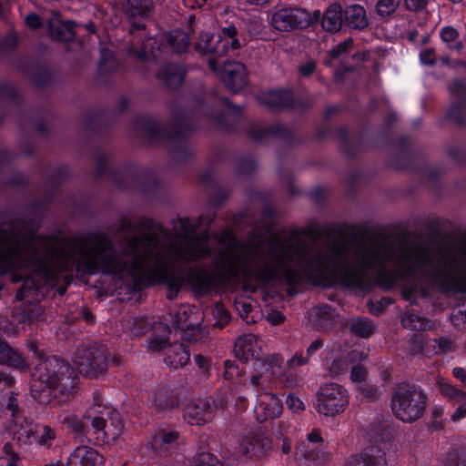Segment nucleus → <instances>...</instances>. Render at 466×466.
<instances>
[{
    "label": "nucleus",
    "instance_id": "69168bd1",
    "mask_svg": "<svg viewBox=\"0 0 466 466\" xmlns=\"http://www.w3.org/2000/svg\"><path fill=\"white\" fill-rule=\"evenodd\" d=\"M0 466H18V457L15 452L10 457H0Z\"/></svg>",
    "mask_w": 466,
    "mask_h": 466
},
{
    "label": "nucleus",
    "instance_id": "20e7f679",
    "mask_svg": "<svg viewBox=\"0 0 466 466\" xmlns=\"http://www.w3.org/2000/svg\"><path fill=\"white\" fill-rule=\"evenodd\" d=\"M427 406L428 397L424 390L409 384L400 385L391 400L394 416L405 423H413L420 420Z\"/></svg>",
    "mask_w": 466,
    "mask_h": 466
},
{
    "label": "nucleus",
    "instance_id": "338daca9",
    "mask_svg": "<svg viewBox=\"0 0 466 466\" xmlns=\"http://www.w3.org/2000/svg\"><path fill=\"white\" fill-rule=\"evenodd\" d=\"M267 320L273 325L281 323L284 319L283 315L278 310H270L267 315Z\"/></svg>",
    "mask_w": 466,
    "mask_h": 466
},
{
    "label": "nucleus",
    "instance_id": "4c0bfd02",
    "mask_svg": "<svg viewBox=\"0 0 466 466\" xmlns=\"http://www.w3.org/2000/svg\"><path fill=\"white\" fill-rule=\"evenodd\" d=\"M350 329L356 335L367 338L373 332L374 327L369 319L358 318L352 319Z\"/></svg>",
    "mask_w": 466,
    "mask_h": 466
},
{
    "label": "nucleus",
    "instance_id": "37998d69",
    "mask_svg": "<svg viewBox=\"0 0 466 466\" xmlns=\"http://www.w3.org/2000/svg\"><path fill=\"white\" fill-rule=\"evenodd\" d=\"M401 0H378L376 11L380 16H388L393 14L399 7Z\"/></svg>",
    "mask_w": 466,
    "mask_h": 466
},
{
    "label": "nucleus",
    "instance_id": "6ab92c4d",
    "mask_svg": "<svg viewBox=\"0 0 466 466\" xmlns=\"http://www.w3.org/2000/svg\"><path fill=\"white\" fill-rule=\"evenodd\" d=\"M218 37L219 39L216 49L217 56L227 54L230 49H239L243 44L236 26L233 25L223 27Z\"/></svg>",
    "mask_w": 466,
    "mask_h": 466
},
{
    "label": "nucleus",
    "instance_id": "1a4fd4ad",
    "mask_svg": "<svg viewBox=\"0 0 466 466\" xmlns=\"http://www.w3.org/2000/svg\"><path fill=\"white\" fill-rule=\"evenodd\" d=\"M74 363L80 374L98 378L106 370V351L97 347L83 348L76 352Z\"/></svg>",
    "mask_w": 466,
    "mask_h": 466
},
{
    "label": "nucleus",
    "instance_id": "cd10ccee",
    "mask_svg": "<svg viewBox=\"0 0 466 466\" xmlns=\"http://www.w3.org/2000/svg\"><path fill=\"white\" fill-rule=\"evenodd\" d=\"M322 27L329 32H337L342 25V7L339 4L330 5L322 17Z\"/></svg>",
    "mask_w": 466,
    "mask_h": 466
},
{
    "label": "nucleus",
    "instance_id": "39448f33",
    "mask_svg": "<svg viewBox=\"0 0 466 466\" xmlns=\"http://www.w3.org/2000/svg\"><path fill=\"white\" fill-rule=\"evenodd\" d=\"M349 404L350 393L344 386L339 383H323L316 392L314 408L319 415L337 416L344 412Z\"/></svg>",
    "mask_w": 466,
    "mask_h": 466
},
{
    "label": "nucleus",
    "instance_id": "e433bc0d",
    "mask_svg": "<svg viewBox=\"0 0 466 466\" xmlns=\"http://www.w3.org/2000/svg\"><path fill=\"white\" fill-rule=\"evenodd\" d=\"M441 40L446 43L447 46L451 49L460 50L462 48V44L458 41L459 33L452 26H444L440 31Z\"/></svg>",
    "mask_w": 466,
    "mask_h": 466
},
{
    "label": "nucleus",
    "instance_id": "72a5a7b5",
    "mask_svg": "<svg viewBox=\"0 0 466 466\" xmlns=\"http://www.w3.org/2000/svg\"><path fill=\"white\" fill-rule=\"evenodd\" d=\"M44 313L43 308L38 304L25 305L23 313L16 312V316L21 322L38 323Z\"/></svg>",
    "mask_w": 466,
    "mask_h": 466
},
{
    "label": "nucleus",
    "instance_id": "864d4df0",
    "mask_svg": "<svg viewBox=\"0 0 466 466\" xmlns=\"http://www.w3.org/2000/svg\"><path fill=\"white\" fill-rule=\"evenodd\" d=\"M358 391L363 399L367 400L374 399L378 395L377 389L367 381L360 384Z\"/></svg>",
    "mask_w": 466,
    "mask_h": 466
},
{
    "label": "nucleus",
    "instance_id": "c85d7f7f",
    "mask_svg": "<svg viewBox=\"0 0 466 466\" xmlns=\"http://www.w3.org/2000/svg\"><path fill=\"white\" fill-rule=\"evenodd\" d=\"M291 93L287 90H273L261 94V103L270 107H284L291 102Z\"/></svg>",
    "mask_w": 466,
    "mask_h": 466
},
{
    "label": "nucleus",
    "instance_id": "bf43d9fd",
    "mask_svg": "<svg viewBox=\"0 0 466 466\" xmlns=\"http://www.w3.org/2000/svg\"><path fill=\"white\" fill-rule=\"evenodd\" d=\"M436 342L438 344V353L449 352L451 351L454 348L452 341L449 339L441 338L439 340H436Z\"/></svg>",
    "mask_w": 466,
    "mask_h": 466
},
{
    "label": "nucleus",
    "instance_id": "e2e57ef3",
    "mask_svg": "<svg viewBox=\"0 0 466 466\" xmlns=\"http://www.w3.org/2000/svg\"><path fill=\"white\" fill-rule=\"evenodd\" d=\"M14 379L7 374L0 373V393L12 387Z\"/></svg>",
    "mask_w": 466,
    "mask_h": 466
},
{
    "label": "nucleus",
    "instance_id": "f704fd0d",
    "mask_svg": "<svg viewBox=\"0 0 466 466\" xmlns=\"http://www.w3.org/2000/svg\"><path fill=\"white\" fill-rule=\"evenodd\" d=\"M152 7L151 0H127V14L131 16H144Z\"/></svg>",
    "mask_w": 466,
    "mask_h": 466
},
{
    "label": "nucleus",
    "instance_id": "473e14b6",
    "mask_svg": "<svg viewBox=\"0 0 466 466\" xmlns=\"http://www.w3.org/2000/svg\"><path fill=\"white\" fill-rule=\"evenodd\" d=\"M167 41L174 52L183 53L189 45L187 35L182 30H173L168 34Z\"/></svg>",
    "mask_w": 466,
    "mask_h": 466
},
{
    "label": "nucleus",
    "instance_id": "680f3d73",
    "mask_svg": "<svg viewBox=\"0 0 466 466\" xmlns=\"http://www.w3.org/2000/svg\"><path fill=\"white\" fill-rule=\"evenodd\" d=\"M308 361L309 356L304 358L301 354H295L290 360H288V364L291 368H296L307 364Z\"/></svg>",
    "mask_w": 466,
    "mask_h": 466
},
{
    "label": "nucleus",
    "instance_id": "393cba45",
    "mask_svg": "<svg viewBox=\"0 0 466 466\" xmlns=\"http://www.w3.org/2000/svg\"><path fill=\"white\" fill-rule=\"evenodd\" d=\"M345 22L352 29H364L369 25V18L364 7L360 5H351L345 9Z\"/></svg>",
    "mask_w": 466,
    "mask_h": 466
},
{
    "label": "nucleus",
    "instance_id": "6e6552de",
    "mask_svg": "<svg viewBox=\"0 0 466 466\" xmlns=\"http://www.w3.org/2000/svg\"><path fill=\"white\" fill-rule=\"evenodd\" d=\"M298 462L302 466H321L330 459L327 445L318 430L311 431L296 451Z\"/></svg>",
    "mask_w": 466,
    "mask_h": 466
},
{
    "label": "nucleus",
    "instance_id": "ea45409f",
    "mask_svg": "<svg viewBox=\"0 0 466 466\" xmlns=\"http://www.w3.org/2000/svg\"><path fill=\"white\" fill-rule=\"evenodd\" d=\"M404 327L410 329H426L431 327L429 321L417 314H408L402 318Z\"/></svg>",
    "mask_w": 466,
    "mask_h": 466
},
{
    "label": "nucleus",
    "instance_id": "052dcab7",
    "mask_svg": "<svg viewBox=\"0 0 466 466\" xmlns=\"http://www.w3.org/2000/svg\"><path fill=\"white\" fill-rule=\"evenodd\" d=\"M461 403L458 406L451 417V420L453 421H459L466 417V399L464 400H461Z\"/></svg>",
    "mask_w": 466,
    "mask_h": 466
},
{
    "label": "nucleus",
    "instance_id": "9b49d317",
    "mask_svg": "<svg viewBox=\"0 0 466 466\" xmlns=\"http://www.w3.org/2000/svg\"><path fill=\"white\" fill-rule=\"evenodd\" d=\"M38 424L28 420L25 417L16 416L10 420L5 427V434L12 437L18 447L26 450L31 444L35 442L37 436Z\"/></svg>",
    "mask_w": 466,
    "mask_h": 466
},
{
    "label": "nucleus",
    "instance_id": "09e8293b",
    "mask_svg": "<svg viewBox=\"0 0 466 466\" xmlns=\"http://www.w3.org/2000/svg\"><path fill=\"white\" fill-rule=\"evenodd\" d=\"M192 466H221L218 460L209 452H202L194 459Z\"/></svg>",
    "mask_w": 466,
    "mask_h": 466
},
{
    "label": "nucleus",
    "instance_id": "7c9ffc66",
    "mask_svg": "<svg viewBox=\"0 0 466 466\" xmlns=\"http://www.w3.org/2000/svg\"><path fill=\"white\" fill-rule=\"evenodd\" d=\"M275 377L266 369V365L261 361H254L253 373L249 379V383L255 388H268Z\"/></svg>",
    "mask_w": 466,
    "mask_h": 466
},
{
    "label": "nucleus",
    "instance_id": "4468645a",
    "mask_svg": "<svg viewBox=\"0 0 466 466\" xmlns=\"http://www.w3.org/2000/svg\"><path fill=\"white\" fill-rule=\"evenodd\" d=\"M282 410V401L276 394L263 391L258 395L254 412L258 422L279 416Z\"/></svg>",
    "mask_w": 466,
    "mask_h": 466
},
{
    "label": "nucleus",
    "instance_id": "5701e85b",
    "mask_svg": "<svg viewBox=\"0 0 466 466\" xmlns=\"http://www.w3.org/2000/svg\"><path fill=\"white\" fill-rule=\"evenodd\" d=\"M349 466H386L384 452L377 448H371L353 456Z\"/></svg>",
    "mask_w": 466,
    "mask_h": 466
},
{
    "label": "nucleus",
    "instance_id": "423d86ee",
    "mask_svg": "<svg viewBox=\"0 0 466 466\" xmlns=\"http://www.w3.org/2000/svg\"><path fill=\"white\" fill-rule=\"evenodd\" d=\"M85 418L91 422L96 439L103 442L116 440L124 427L121 415L108 407L104 408L100 416L96 415L94 409H88Z\"/></svg>",
    "mask_w": 466,
    "mask_h": 466
},
{
    "label": "nucleus",
    "instance_id": "a18cd8bd",
    "mask_svg": "<svg viewBox=\"0 0 466 466\" xmlns=\"http://www.w3.org/2000/svg\"><path fill=\"white\" fill-rule=\"evenodd\" d=\"M444 409L441 406H434L431 411L430 425L435 431L442 430L444 427L443 421Z\"/></svg>",
    "mask_w": 466,
    "mask_h": 466
},
{
    "label": "nucleus",
    "instance_id": "a211bd4d",
    "mask_svg": "<svg viewBox=\"0 0 466 466\" xmlns=\"http://www.w3.org/2000/svg\"><path fill=\"white\" fill-rule=\"evenodd\" d=\"M103 457L94 449L79 446L67 460V466H102Z\"/></svg>",
    "mask_w": 466,
    "mask_h": 466
},
{
    "label": "nucleus",
    "instance_id": "b1692460",
    "mask_svg": "<svg viewBox=\"0 0 466 466\" xmlns=\"http://www.w3.org/2000/svg\"><path fill=\"white\" fill-rule=\"evenodd\" d=\"M154 333L147 340V348L153 351H159L167 349L168 335L170 334L169 327L162 322H157L153 325Z\"/></svg>",
    "mask_w": 466,
    "mask_h": 466
},
{
    "label": "nucleus",
    "instance_id": "aec40b11",
    "mask_svg": "<svg viewBox=\"0 0 466 466\" xmlns=\"http://www.w3.org/2000/svg\"><path fill=\"white\" fill-rule=\"evenodd\" d=\"M260 351V346L255 335L246 334L239 337L235 342V356L242 361H248L254 358H258Z\"/></svg>",
    "mask_w": 466,
    "mask_h": 466
},
{
    "label": "nucleus",
    "instance_id": "c03bdc74",
    "mask_svg": "<svg viewBox=\"0 0 466 466\" xmlns=\"http://www.w3.org/2000/svg\"><path fill=\"white\" fill-rule=\"evenodd\" d=\"M311 316H315L318 319L314 320L319 326H327V320L331 319L334 317V313L329 306H321L313 309Z\"/></svg>",
    "mask_w": 466,
    "mask_h": 466
},
{
    "label": "nucleus",
    "instance_id": "8fccbe9b",
    "mask_svg": "<svg viewBox=\"0 0 466 466\" xmlns=\"http://www.w3.org/2000/svg\"><path fill=\"white\" fill-rule=\"evenodd\" d=\"M287 408L293 413L302 412L306 406L304 401L295 394H289L286 399Z\"/></svg>",
    "mask_w": 466,
    "mask_h": 466
},
{
    "label": "nucleus",
    "instance_id": "de8ad7c7",
    "mask_svg": "<svg viewBox=\"0 0 466 466\" xmlns=\"http://www.w3.org/2000/svg\"><path fill=\"white\" fill-rule=\"evenodd\" d=\"M62 423L65 424L71 431V432L76 434L77 436L84 431L83 423L75 415H66L62 420Z\"/></svg>",
    "mask_w": 466,
    "mask_h": 466
},
{
    "label": "nucleus",
    "instance_id": "9d476101",
    "mask_svg": "<svg viewBox=\"0 0 466 466\" xmlns=\"http://www.w3.org/2000/svg\"><path fill=\"white\" fill-rule=\"evenodd\" d=\"M133 35L130 53L138 59L157 58L161 53L160 46L154 37L146 38L145 25L141 23H133L130 29Z\"/></svg>",
    "mask_w": 466,
    "mask_h": 466
},
{
    "label": "nucleus",
    "instance_id": "2eb2a0df",
    "mask_svg": "<svg viewBox=\"0 0 466 466\" xmlns=\"http://www.w3.org/2000/svg\"><path fill=\"white\" fill-rule=\"evenodd\" d=\"M214 408L208 400L191 401L184 409V418L191 425H202L211 421Z\"/></svg>",
    "mask_w": 466,
    "mask_h": 466
},
{
    "label": "nucleus",
    "instance_id": "412c9836",
    "mask_svg": "<svg viewBox=\"0 0 466 466\" xmlns=\"http://www.w3.org/2000/svg\"><path fill=\"white\" fill-rule=\"evenodd\" d=\"M180 442L177 431L163 430L156 434L150 441V446L157 452H166L174 449Z\"/></svg>",
    "mask_w": 466,
    "mask_h": 466
},
{
    "label": "nucleus",
    "instance_id": "3c124183",
    "mask_svg": "<svg viewBox=\"0 0 466 466\" xmlns=\"http://www.w3.org/2000/svg\"><path fill=\"white\" fill-rule=\"evenodd\" d=\"M368 372L362 365H353L350 370V380L354 383L361 384L366 381Z\"/></svg>",
    "mask_w": 466,
    "mask_h": 466
},
{
    "label": "nucleus",
    "instance_id": "bb28decb",
    "mask_svg": "<svg viewBox=\"0 0 466 466\" xmlns=\"http://www.w3.org/2000/svg\"><path fill=\"white\" fill-rule=\"evenodd\" d=\"M0 364L7 365L16 369H23L26 366L25 360L21 354L0 339Z\"/></svg>",
    "mask_w": 466,
    "mask_h": 466
},
{
    "label": "nucleus",
    "instance_id": "f257e3e1",
    "mask_svg": "<svg viewBox=\"0 0 466 466\" xmlns=\"http://www.w3.org/2000/svg\"><path fill=\"white\" fill-rule=\"evenodd\" d=\"M392 264L397 279L416 287L466 291V243L448 254L420 245H393L388 240L336 242L323 249L299 237L277 235L231 244L223 251V272L243 271L258 281L278 280L294 285L309 280L327 285L339 280L363 289L370 276L382 277Z\"/></svg>",
    "mask_w": 466,
    "mask_h": 466
},
{
    "label": "nucleus",
    "instance_id": "0eeeda50",
    "mask_svg": "<svg viewBox=\"0 0 466 466\" xmlns=\"http://www.w3.org/2000/svg\"><path fill=\"white\" fill-rule=\"evenodd\" d=\"M321 16L319 10L314 11L311 16L305 9L299 7H281L271 15L272 26L281 32L305 28L311 23L318 21Z\"/></svg>",
    "mask_w": 466,
    "mask_h": 466
},
{
    "label": "nucleus",
    "instance_id": "c9c22d12",
    "mask_svg": "<svg viewBox=\"0 0 466 466\" xmlns=\"http://www.w3.org/2000/svg\"><path fill=\"white\" fill-rule=\"evenodd\" d=\"M439 389L441 390V393L456 402H461V400H464L466 399V392L455 388L449 382L441 380L438 382Z\"/></svg>",
    "mask_w": 466,
    "mask_h": 466
},
{
    "label": "nucleus",
    "instance_id": "c756f323",
    "mask_svg": "<svg viewBox=\"0 0 466 466\" xmlns=\"http://www.w3.org/2000/svg\"><path fill=\"white\" fill-rule=\"evenodd\" d=\"M157 77L160 78L166 86L175 88L182 83L184 70L180 66L168 65L157 73Z\"/></svg>",
    "mask_w": 466,
    "mask_h": 466
},
{
    "label": "nucleus",
    "instance_id": "13d9d810",
    "mask_svg": "<svg viewBox=\"0 0 466 466\" xmlns=\"http://www.w3.org/2000/svg\"><path fill=\"white\" fill-rule=\"evenodd\" d=\"M104 406L103 403V396L99 391H96L93 394V404L89 409H94L96 410V415H102V411H104Z\"/></svg>",
    "mask_w": 466,
    "mask_h": 466
},
{
    "label": "nucleus",
    "instance_id": "f03ea898",
    "mask_svg": "<svg viewBox=\"0 0 466 466\" xmlns=\"http://www.w3.org/2000/svg\"><path fill=\"white\" fill-rule=\"evenodd\" d=\"M74 265L88 274L98 273V234L74 238L66 244L36 234L0 240V274L25 271L12 278L13 282L23 279L16 293L19 300L37 299L42 283L54 280Z\"/></svg>",
    "mask_w": 466,
    "mask_h": 466
},
{
    "label": "nucleus",
    "instance_id": "79ce46f5",
    "mask_svg": "<svg viewBox=\"0 0 466 466\" xmlns=\"http://www.w3.org/2000/svg\"><path fill=\"white\" fill-rule=\"evenodd\" d=\"M195 48L201 54H215L217 46L213 45V35L208 33L201 34Z\"/></svg>",
    "mask_w": 466,
    "mask_h": 466
},
{
    "label": "nucleus",
    "instance_id": "f3484780",
    "mask_svg": "<svg viewBox=\"0 0 466 466\" xmlns=\"http://www.w3.org/2000/svg\"><path fill=\"white\" fill-rule=\"evenodd\" d=\"M147 402L156 410H165L176 407L179 398L172 387L158 385L151 391Z\"/></svg>",
    "mask_w": 466,
    "mask_h": 466
},
{
    "label": "nucleus",
    "instance_id": "a19ab883",
    "mask_svg": "<svg viewBox=\"0 0 466 466\" xmlns=\"http://www.w3.org/2000/svg\"><path fill=\"white\" fill-rule=\"evenodd\" d=\"M37 436L35 443L40 446L50 447L51 441L56 439V431L47 425L38 424Z\"/></svg>",
    "mask_w": 466,
    "mask_h": 466
},
{
    "label": "nucleus",
    "instance_id": "a878e982",
    "mask_svg": "<svg viewBox=\"0 0 466 466\" xmlns=\"http://www.w3.org/2000/svg\"><path fill=\"white\" fill-rule=\"evenodd\" d=\"M49 34L52 38L59 41H70L75 37L73 22H62L57 18L49 21Z\"/></svg>",
    "mask_w": 466,
    "mask_h": 466
},
{
    "label": "nucleus",
    "instance_id": "5fc2aeb1",
    "mask_svg": "<svg viewBox=\"0 0 466 466\" xmlns=\"http://www.w3.org/2000/svg\"><path fill=\"white\" fill-rule=\"evenodd\" d=\"M353 45L352 38H347L346 40L339 43L333 49L330 50L329 54L332 58L336 59L339 57L342 54L347 52V50L351 47Z\"/></svg>",
    "mask_w": 466,
    "mask_h": 466
},
{
    "label": "nucleus",
    "instance_id": "ddd939ff",
    "mask_svg": "<svg viewBox=\"0 0 466 466\" xmlns=\"http://www.w3.org/2000/svg\"><path fill=\"white\" fill-rule=\"evenodd\" d=\"M238 449L248 458L258 457L268 449V439L261 431H247L239 438Z\"/></svg>",
    "mask_w": 466,
    "mask_h": 466
},
{
    "label": "nucleus",
    "instance_id": "774afa93",
    "mask_svg": "<svg viewBox=\"0 0 466 466\" xmlns=\"http://www.w3.org/2000/svg\"><path fill=\"white\" fill-rule=\"evenodd\" d=\"M216 315L220 319L218 323L219 326H224L229 320V315L222 306L216 307Z\"/></svg>",
    "mask_w": 466,
    "mask_h": 466
},
{
    "label": "nucleus",
    "instance_id": "58836bf2",
    "mask_svg": "<svg viewBox=\"0 0 466 466\" xmlns=\"http://www.w3.org/2000/svg\"><path fill=\"white\" fill-rule=\"evenodd\" d=\"M255 361H261L266 365V369L275 377H280L282 375L281 367L283 364V359L278 355H268L263 360L257 359Z\"/></svg>",
    "mask_w": 466,
    "mask_h": 466
},
{
    "label": "nucleus",
    "instance_id": "0e129e2a",
    "mask_svg": "<svg viewBox=\"0 0 466 466\" xmlns=\"http://www.w3.org/2000/svg\"><path fill=\"white\" fill-rule=\"evenodd\" d=\"M25 24L32 29L38 28L42 25L40 17L35 14H30L25 17Z\"/></svg>",
    "mask_w": 466,
    "mask_h": 466
},
{
    "label": "nucleus",
    "instance_id": "f8f14e48",
    "mask_svg": "<svg viewBox=\"0 0 466 466\" xmlns=\"http://www.w3.org/2000/svg\"><path fill=\"white\" fill-rule=\"evenodd\" d=\"M367 358V354L359 350L350 352L331 350L327 357L329 360L328 371L333 378H338L346 372L350 364L365 361Z\"/></svg>",
    "mask_w": 466,
    "mask_h": 466
},
{
    "label": "nucleus",
    "instance_id": "603ef678",
    "mask_svg": "<svg viewBox=\"0 0 466 466\" xmlns=\"http://www.w3.org/2000/svg\"><path fill=\"white\" fill-rule=\"evenodd\" d=\"M173 325L181 329H187L192 326L190 322H187V312L186 309H179L175 315Z\"/></svg>",
    "mask_w": 466,
    "mask_h": 466
},
{
    "label": "nucleus",
    "instance_id": "49530a36",
    "mask_svg": "<svg viewBox=\"0 0 466 466\" xmlns=\"http://www.w3.org/2000/svg\"><path fill=\"white\" fill-rule=\"evenodd\" d=\"M187 280L196 289H203L208 284L206 275L198 269H191L188 272Z\"/></svg>",
    "mask_w": 466,
    "mask_h": 466
},
{
    "label": "nucleus",
    "instance_id": "7ed1b4c3",
    "mask_svg": "<svg viewBox=\"0 0 466 466\" xmlns=\"http://www.w3.org/2000/svg\"><path fill=\"white\" fill-rule=\"evenodd\" d=\"M30 349L37 359L30 381L31 396L38 402L46 404L52 398L74 395L77 385L74 368L56 356L43 359L35 347Z\"/></svg>",
    "mask_w": 466,
    "mask_h": 466
},
{
    "label": "nucleus",
    "instance_id": "dca6fc26",
    "mask_svg": "<svg viewBox=\"0 0 466 466\" xmlns=\"http://www.w3.org/2000/svg\"><path fill=\"white\" fill-rule=\"evenodd\" d=\"M220 77L226 87L236 93L247 84L245 66L238 62H228L224 65Z\"/></svg>",
    "mask_w": 466,
    "mask_h": 466
},
{
    "label": "nucleus",
    "instance_id": "6e6d98bb",
    "mask_svg": "<svg viewBox=\"0 0 466 466\" xmlns=\"http://www.w3.org/2000/svg\"><path fill=\"white\" fill-rule=\"evenodd\" d=\"M225 371L223 373V377L225 380H231L239 375V370L238 365L231 360H226L224 362Z\"/></svg>",
    "mask_w": 466,
    "mask_h": 466
},
{
    "label": "nucleus",
    "instance_id": "4d7b16f0",
    "mask_svg": "<svg viewBox=\"0 0 466 466\" xmlns=\"http://www.w3.org/2000/svg\"><path fill=\"white\" fill-rule=\"evenodd\" d=\"M420 60L421 64L427 66H433L436 63L435 52L434 49L429 48L425 49L420 54Z\"/></svg>",
    "mask_w": 466,
    "mask_h": 466
},
{
    "label": "nucleus",
    "instance_id": "4be33fe9",
    "mask_svg": "<svg viewBox=\"0 0 466 466\" xmlns=\"http://www.w3.org/2000/svg\"><path fill=\"white\" fill-rule=\"evenodd\" d=\"M165 362L171 368L184 367L189 361V352L187 347L181 343L169 345L165 351Z\"/></svg>",
    "mask_w": 466,
    "mask_h": 466
},
{
    "label": "nucleus",
    "instance_id": "2f4dec72",
    "mask_svg": "<svg viewBox=\"0 0 466 466\" xmlns=\"http://www.w3.org/2000/svg\"><path fill=\"white\" fill-rule=\"evenodd\" d=\"M151 327V323L142 317L132 318L126 321L125 330L130 336L140 337Z\"/></svg>",
    "mask_w": 466,
    "mask_h": 466
}]
</instances>
